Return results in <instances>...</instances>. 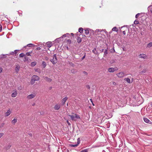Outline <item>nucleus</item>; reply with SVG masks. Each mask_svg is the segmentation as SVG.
<instances>
[{
    "instance_id": "4c0bfd02",
    "label": "nucleus",
    "mask_w": 152,
    "mask_h": 152,
    "mask_svg": "<svg viewBox=\"0 0 152 152\" xmlns=\"http://www.w3.org/2000/svg\"><path fill=\"white\" fill-rule=\"evenodd\" d=\"M88 152V149H85L82 150L80 152Z\"/></svg>"
},
{
    "instance_id": "6e6552de",
    "label": "nucleus",
    "mask_w": 152,
    "mask_h": 152,
    "mask_svg": "<svg viewBox=\"0 0 152 152\" xmlns=\"http://www.w3.org/2000/svg\"><path fill=\"white\" fill-rule=\"evenodd\" d=\"M116 75L119 77H122L124 76V72H121L117 74Z\"/></svg>"
},
{
    "instance_id": "9b49d317",
    "label": "nucleus",
    "mask_w": 152,
    "mask_h": 152,
    "mask_svg": "<svg viewBox=\"0 0 152 152\" xmlns=\"http://www.w3.org/2000/svg\"><path fill=\"white\" fill-rule=\"evenodd\" d=\"M139 57L140 58H143L144 59L146 58V56L144 54H141L139 56Z\"/></svg>"
},
{
    "instance_id": "f8f14e48",
    "label": "nucleus",
    "mask_w": 152,
    "mask_h": 152,
    "mask_svg": "<svg viewBox=\"0 0 152 152\" xmlns=\"http://www.w3.org/2000/svg\"><path fill=\"white\" fill-rule=\"evenodd\" d=\"M11 113V112L10 111V109H9L7 110V111L5 113V116L7 117L9 115H10Z\"/></svg>"
},
{
    "instance_id": "8fccbe9b",
    "label": "nucleus",
    "mask_w": 152,
    "mask_h": 152,
    "mask_svg": "<svg viewBox=\"0 0 152 152\" xmlns=\"http://www.w3.org/2000/svg\"><path fill=\"white\" fill-rule=\"evenodd\" d=\"M2 26L0 24V31H1L2 30Z\"/></svg>"
},
{
    "instance_id": "4d7b16f0",
    "label": "nucleus",
    "mask_w": 152,
    "mask_h": 152,
    "mask_svg": "<svg viewBox=\"0 0 152 152\" xmlns=\"http://www.w3.org/2000/svg\"><path fill=\"white\" fill-rule=\"evenodd\" d=\"M90 100H91V102L92 103V99H90Z\"/></svg>"
},
{
    "instance_id": "dca6fc26",
    "label": "nucleus",
    "mask_w": 152,
    "mask_h": 152,
    "mask_svg": "<svg viewBox=\"0 0 152 152\" xmlns=\"http://www.w3.org/2000/svg\"><path fill=\"white\" fill-rule=\"evenodd\" d=\"M11 146V145L10 144H8L5 147V148L6 150H8L10 149Z\"/></svg>"
},
{
    "instance_id": "f3484780",
    "label": "nucleus",
    "mask_w": 152,
    "mask_h": 152,
    "mask_svg": "<svg viewBox=\"0 0 152 152\" xmlns=\"http://www.w3.org/2000/svg\"><path fill=\"white\" fill-rule=\"evenodd\" d=\"M47 47L49 48H50L52 46V43L50 42H48L47 43Z\"/></svg>"
},
{
    "instance_id": "bb28decb",
    "label": "nucleus",
    "mask_w": 152,
    "mask_h": 152,
    "mask_svg": "<svg viewBox=\"0 0 152 152\" xmlns=\"http://www.w3.org/2000/svg\"><path fill=\"white\" fill-rule=\"evenodd\" d=\"M152 46V42H150L147 45V47L150 48Z\"/></svg>"
},
{
    "instance_id": "1a4fd4ad",
    "label": "nucleus",
    "mask_w": 152,
    "mask_h": 152,
    "mask_svg": "<svg viewBox=\"0 0 152 152\" xmlns=\"http://www.w3.org/2000/svg\"><path fill=\"white\" fill-rule=\"evenodd\" d=\"M67 99L68 98L66 97L63 98V99L61 101L62 105H63L65 104V102L66 101Z\"/></svg>"
},
{
    "instance_id": "c85d7f7f",
    "label": "nucleus",
    "mask_w": 152,
    "mask_h": 152,
    "mask_svg": "<svg viewBox=\"0 0 152 152\" xmlns=\"http://www.w3.org/2000/svg\"><path fill=\"white\" fill-rule=\"evenodd\" d=\"M124 80L126 81L128 83H130V79L129 78H125Z\"/></svg>"
},
{
    "instance_id": "3c124183",
    "label": "nucleus",
    "mask_w": 152,
    "mask_h": 152,
    "mask_svg": "<svg viewBox=\"0 0 152 152\" xmlns=\"http://www.w3.org/2000/svg\"><path fill=\"white\" fill-rule=\"evenodd\" d=\"M41 49V48L40 47H37V50H39Z\"/></svg>"
},
{
    "instance_id": "412c9836",
    "label": "nucleus",
    "mask_w": 152,
    "mask_h": 152,
    "mask_svg": "<svg viewBox=\"0 0 152 152\" xmlns=\"http://www.w3.org/2000/svg\"><path fill=\"white\" fill-rule=\"evenodd\" d=\"M26 55L23 53H22L19 54V56L20 58L24 57Z\"/></svg>"
},
{
    "instance_id": "0eeeda50",
    "label": "nucleus",
    "mask_w": 152,
    "mask_h": 152,
    "mask_svg": "<svg viewBox=\"0 0 152 152\" xmlns=\"http://www.w3.org/2000/svg\"><path fill=\"white\" fill-rule=\"evenodd\" d=\"M43 78L48 83H50L52 81V79L51 78L47 77H44Z\"/></svg>"
},
{
    "instance_id": "6e6d98bb",
    "label": "nucleus",
    "mask_w": 152,
    "mask_h": 152,
    "mask_svg": "<svg viewBox=\"0 0 152 152\" xmlns=\"http://www.w3.org/2000/svg\"><path fill=\"white\" fill-rule=\"evenodd\" d=\"M104 49H102V51H101V52H103V51H104Z\"/></svg>"
},
{
    "instance_id": "603ef678",
    "label": "nucleus",
    "mask_w": 152,
    "mask_h": 152,
    "mask_svg": "<svg viewBox=\"0 0 152 152\" xmlns=\"http://www.w3.org/2000/svg\"><path fill=\"white\" fill-rule=\"evenodd\" d=\"M113 85H116V83H115V82H113Z\"/></svg>"
},
{
    "instance_id": "4468645a",
    "label": "nucleus",
    "mask_w": 152,
    "mask_h": 152,
    "mask_svg": "<svg viewBox=\"0 0 152 152\" xmlns=\"http://www.w3.org/2000/svg\"><path fill=\"white\" fill-rule=\"evenodd\" d=\"M17 94V93L16 91H15L14 93H13L11 95V96L12 97H16Z\"/></svg>"
},
{
    "instance_id": "b1692460",
    "label": "nucleus",
    "mask_w": 152,
    "mask_h": 152,
    "mask_svg": "<svg viewBox=\"0 0 152 152\" xmlns=\"http://www.w3.org/2000/svg\"><path fill=\"white\" fill-rule=\"evenodd\" d=\"M42 66L44 68H45L46 66V63L44 61H43L42 63Z\"/></svg>"
},
{
    "instance_id": "a878e982",
    "label": "nucleus",
    "mask_w": 152,
    "mask_h": 152,
    "mask_svg": "<svg viewBox=\"0 0 152 152\" xmlns=\"http://www.w3.org/2000/svg\"><path fill=\"white\" fill-rule=\"evenodd\" d=\"M89 33V31L88 29H86L85 30V33L87 35Z\"/></svg>"
},
{
    "instance_id": "20e7f679",
    "label": "nucleus",
    "mask_w": 152,
    "mask_h": 152,
    "mask_svg": "<svg viewBox=\"0 0 152 152\" xmlns=\"http://www.w3.org/2000/svg\"><path fill=\"white\" fill-rule=\"evenodd\" d=\"M36 96V94L35 93H33L27 96V98L28 99H32L35 97Z\"/></svg>"
},
{
    "instance_id": "72a5a7b5",
    "label": "nucleus",
    "mask_w": 152,
    "mask_h": 152,
    "mask_svg": "<svg viewBox=\"0 0 152 152\" xmlns=\"http://www.w3.org/2000/svg\"><path fill=\"white\" fill-rule=\"evenodd\" d=\"M107 54V49L105 50V51L104 52V56H106Z\"/></svg>"
},
{
    "instance_id": "393cba45",
    "label": "nucleus",
    "mask_w": 152,
    "mask_h": 152,
    "mask_svg": "<svg viewBox=\"0 0 152 152\" xmlns=\"http://www.w3.org/2000/svg\"><path fill=\"white\" fill-rule=\"evenodd\" d=\"M35 71L36 72H38L39 73H40L41 72V71L40 69H35Z\"/></svg>"
},
{
    "instance_id": "cd10ccee",
    "label": "nucleus",
    "mask_w": 152,
    "mask_h": 152,
    "mask_svg": "<svg viewBox=\"0 0 152 152\" xmlns=\"http://www.w3.org/2000/svg\"><path fill=\"white\" fill-rule=\"evenodd\" d=\"M144 121L147 123H148L149 121V120L146 118H144Z\"/></svg>"
},
{
    "instance_id": "c03bdc74",
    "label": "nucleus",
    "mask_w": 152,
    "mask_h": 152,
    "mask_svg": "<svg viewBox=\"0 0 152 152\" xmlns=\"http://www.w3.org/2000/svg\"><path fill=\"white\" fill-rule=\"evenodd\" d=\"M96 49L95 48L94 49H93L92 50V52L94 53V54H96Z\"/></svg>"
},
{
    "instance_id": "5701e85b",
    "label": "nucleus",
    "mask_w": 152,
    "mask_h": 152,
    "mask_svg": "<svg viewBox=\"0 0 152 152\" xmlns=\"http://www.w3.org/2000/svg\"><path fill=\"white\" fill-rule=\"evenodd\" d=\"M69 33H66V34H64L61 37H60V38H63L64 37H67L68 35H69Z\"/></svg>"
},
{
    "instance_id": "a19ab883",
    "label": "nucleus",
    "mask_w": 152,
    "mask_h": 152,
    "mask_svg": "<svg viewBox=\"0 0 152 152\" xmlns=\"http://www.w3.org/2000/svg\"><path fill=\"white\" fill-rule=\"evenodd\" d=\"M67 42L69 44H70L71 43V41L70 39H68L67 40Z\"/></svg>"
},
{
    "instance_id": "7ed1b4c3",
    "label": "nucleus",
    "mask_w": 152,
    "mask_h": 152,
    "mask_svg": "<svg viewBox=\"0 0 152 152\" xmlns=\"http://www.w3.org/2000/svg\"><path fill=\"white\" fill-rule=\"evenodd\" d=\"M50 61L53 64H55L57 62V59L56 54H54L52 58L50 59Z\"/></svg>"
},
{
    "instance_id": "e433bc0d",
    "label": "nucleus",
    "mask_w": 152,
    "mask_h": 152,
    "mask_svg": "<svg viewBox=\"0 0 152 152\" xmlns=\"http://www.w3.org/2000/svg\"><path fill=\"white\" fill-rule=\"evenodd\" d=\"M4 123H2L1 124H0V128H1L2 127H3L4 126Z\"/></svg>"
},
{
    "instance_id": "13d9d810",
    "label": "nucleus",
    "mask_w": 152,
    "mask_h": 152,
    "mask_svg": "<svg viewBox=\"0 0 152 152\" xmlns=\"http://www.w3.org/2000/svg\"><path fill=\"white\" fill-rule=\"evenodd\" d=\"M52 87H50L49 89H52Z\"/></svg>"
},
{
    "instance_id": "09e8293b",
    "label": "nucleus",
    "mask_w": 152,
    "mask_h": 152,
    "mask_svg": "<svg viewBox=\"0 0 152 152\" xmlns=\"http://www.w3.org/2000/svg\"><path fill=\"white\" fill-rule=\"evenodd\" d=\"M2 70L3 69L1 67L0 68V73H1L2 72Z\"/></svg>"
},
{
    "instance_id": "a18cd8bd",
    "label": "nucleus",
    "mask_w": 152,
    "mask_h": 152,
    "mask_svg": "<svg viewBox=\"0 0 152 152\" xmlns=\"http://www.w3.org/2000/svg\"><path fill=\"white\" fill-rule=\"evenodd\" d=\"M83 73L85 75H88V73H87V72H86V71H83Z\"/></svg>"
},
{
    "instance_id": "473e14b6",
    "label": "nucleus",
    "mask_w": 152,
    "mask_h": 152,
    "mask_svg": "<svg viewBox=\"0 0 152 152\" xmlns=\"http://www.w3.org/2000/svg\"><path fill=\"white\" fill-rule=\"evenodd\" d=\"M83 31V28H80L79 29V32L81 33Z\"/></svg>"
},
{
    "instance_id": "e2e57ef3",
    "label": "nucleus",
    "mask_w": 152,
    "mask_h": 152,
    "mask_svg": "<svg viewBox=\"0 0 152 152\" xmlns=\"http://www.w3.org/2000/svg\"><path fill=\"white\" fill-rule=\"evenodd\" d=\"M69 150H68V151H67V152H69Z\"/></svg>"
},
{
    "instance_id": "aec40b11",
    "label": "nucleus",
    "mask_w": 152,
    "mask_h": 152,
    "mask_svg": "<svg viewBox=\"0 0 152 152\" xmlns=\"http://www.w3.org/2000/svg\"><path fill=\"white\" fill-rule=\"evenodd\" d=\"M4 55V54H1L0 55V59H1L2 58H4L6 57V55Z\"/></svg>"
},
{
    "instance_id": "7c9ffc66",
    "label": "nucleus",
    "mask_w": 152,
    "mask_h": 152,
    "mask_svg": "<svg viewBox=\"0 0 152 152\" xmlns=\"http://www.w3.org/2000/svg\"><path fill=\"white\" fill-rule=\"evenodd\" d=\"M32 51L27 52L26 53V55L28 56H30L31 54L32 53Z\"/></svg>"
},
{
    "instance_id": "0e129e2a",
    "label": "nucleus",
    "mask_w": 152,
    "mask_h": 152,
    "mask_svg": "<svg viewBox=\"0 0 152 152\" xmlns=\"http://www.w3.org/2000/svg\"><path fill=\"white\" fill-rule=\"evenodd\" d=\"M69 150H68V151H67V152H69Z\"/></svg>"
},
{
    "instance_id": "69168bd1",
    "label": "nucleus",
    "mask_w": 152,
    "mask_h": 152,
    "mask_svg": "<svg viewBox=\"0 0 152 152\" xmlns=\"http://www.w3.org/2000/svg\"><path fill=\"white\" fill-rule=\"evenodd\" d=\"M69 150H68V151H67V152H69Z\"/></svg>"
},
{
    "instance_id": "680f3d73",
    "label": "nucleus",
    "mask_w": 152,
    "mask_h": 152,
    "mask_svg": "<svg viewBox=\"0 0 152 152\" xmlns=\"http://www.w3.org/2000/svg\"><path fill=\"white\" fill-rule=\"evenodd\" d=\"M92 104H93V105H94V104L93 103H92Z\"/></svg>"
},
{
    "instance_id": "c9c22d12",
    "label": "nucleus",
    "mask_w": 152,
    "mask_h": 152,
    "mask_svg": "<svg viewBox=\"0 0 152 152\" xmlns=\"http://www.w3.org/2000/svg\"><path fill=\"white\" fill-rule=\"evenodd\" d=\"M134 24H138L139 23V22H138V21H137V20H135L134 22Z\"/></svg>"
},
{
    "instance_id": "ea45409f",
    "label": "nucleus",
    "mask_w": 152,
    "mask_h": 152,
    "mask_svg": "<svg viewBox=\"0 0 152 152\" xmlns=\"http://www.w3.org/2000/svg\"><path fill=\"white\" fill-rule=\"evenodd\" d=\"M14 54V52H12L10 53V54H7V55H8V56H10V55H13Z\"/></svg>"
},
{
    "instance_id": "de8ad7c7",
    "label": "nucleus",
    "mask_w": 152,
    "mask_h": 152,
    "mask_svg": "<svg viewBox=\"0 0 152 152\" xmlns=\"http://www.w3.org/2000/svg\"><path fill=\"white\" fill-rule=\"evenodd\" d=\"M66 122H67V124H68V125H69V126L71 124H70V123L69 122L68 120H67V121H66Z\"/></svg>"
},
{
    "instance_id": "c756f323",
    "label": "nucleus",
    "mask_w": 152,
    "mask_h": 152,
    "mask_svg": "<svg viewBox=\"0 0 152 152\" xmlns=\"http://www.w3.org/2000/svg\"><path fill=\"white\" fill-rule=\"evenodd\" d=\"M36 64V62H33L31 63V65L32 66H35Z\"/></svg>"
},
{
    "instance_id": "5fc2aeb1",
    "label": "nucleus",
    "mask_w": 152,
    "mask_h": 152,
    "mask_svg": "<svg viewBox=\"0 0 152 152\" xmlns=\"http://www.w3.org/2000/svg\"><path fill=\"white\" fill-rule=\"evenodd\" d=\"M85 55L82 58V60H83L85 58Z\"/></svg>"
},
{
    "instance_id": "423d86ee",
    "label": "nucleus",
    "mask_w": 152,
    "mask_h": 152,
    "mask_svg": "<svg viewBox=\"0 0 152 152\" xmlns=\"http://www.w3.org/2000/svg\"><path fill=\"white\" fill-rule=\"evenodd\" d=\"M79 140V138H78L77 139V143L75 144H71L69 145V146L71 147H77L78 145L80 143V141Z\"/></svg>"
},
{
    "instance_id": "58836bf2",
    "label": "nucleus",
    "mask_w": 152,
    "mask_h": 152,
    "mask_svg": "<svg viewBox=\"0 0 152 152\" xmlns=\"http://www.w3.org/2000/svg\"><path fill=\"white\" fill-rule=\"evenodd\" d=\"M71 72L73 73H75L77 72V71L76 70H75L74 69H72L71 70Z\"/></svg>"
},
{
    "instance_id": "052dcab7",
    "label": "nucleus",
    "mask_w": 152,
    "mask_h": 152,
    "mask_svg": "<svg viewBox=\"0 0 152 152\" xmlns=\"http://www.w3.org/2000/svg\"><path fill=\"white\" fill-rule=\"evenodd\" d=\"M151 106H152V102L151 103Z\"/></svg>"
},
{
    "instance_id": "4be33fe9",
    "label": "nucleus",
    "mask_w": 152,
    "mask_h": 152,
    "mask_svg": "<svg viewBox=\"0 0 152 152\" xmlns=\"http://www.w3.org/2000/svg\"><path fill=\"white\" fill-rule=\"evenodd\" d=\"M81 41H82L81 39L79 37H78L77 39V42L78 43H80L81 42Z\"/></svg>"
},
{
    "instance_id": "f257e3e1",
    "label": "nucleus",
    "mask_w": 152,
    "mask_h": 152,
    "mask_svg": "<svg viewBox=\"0 0 152 152\" xmlns=\"http://www.w3.org/2000/svg\"><path fill=\"white\" fill-rule=\"evenodd\" d=\"M68 116L70 117L71 120L72 121H76V119L80 118L79 115L73 113H72L71 115H68Z\"/></svg>"
},
{
    "instance_id": "6ab92c4d",
    "label": "nucleus",
    "mask_w": 152,
    "mask_h": 152,
    "mask_svg": "<svg viewBox=\"0 0 152 152\" xmlns=\"http://www.w3.org/2000/svg\"><path fill=\"white\" fill-rule=\"evenodd\" d=\"M118 30V28L116 27H113L112 29V31H115L117 32Z\"/></svg>"
},
{
    "instance_id": "49530a36",
    "label": "nucleus",
    "mask_w": 152,
    "mask_h": 152,
    "mask_svg": "<svg viewBox=\"0 0 152 152\" xmlns=\"http://www.w3.org/2000/svg\"><path fill=\"white\" fill-rule=\"evenodd\" d=\"M18 50H15L14 51V53L16 54L18 52Z\"/></svg>"
},
{
    "instance_id": "79ce46f5",
    "label": "nucleus",
    "mask_w": 152,
    "mask_h": 152,
    "mask_svg": "<svg viewBox=\"0 0 152 152\" xmlns=\"http://www.w3.org/2000/svg\"><path fill=\"white\" fill-rule=\"evenodd\" d=\"M140 13H138L135 16V17L136 18H138V17H139V15H140Z\"/></svg>"
},
{
    "instance_id": "2f4dec72",
    "label": "nucleus",
    "mask_w": 152,
    "mask_h": 152,
    "mask_svg": "<svg viewBox=\"0 0 152 152\" xmlns=\"http://www.w3.org/2000/svg\"><path fill=\"white\" fill-rule=\"evenodd\" d=\"M27 46L28 47H32L34 46V45L33 44H28L27 45Z\"/></svg>"
},
{
    "instance_id": "9d476101",
    "label": "nucleus",
    "mask_w": 152,
    "mask_h": 152,
    "mask_svg": "<svg viewBox=\"0 0 152 152\" xmlns=\"http://www.w3.org/2000/svg\"><path fill=\"white\" fill-rule=\"evenodd\" d=\"M61 107V105L60 104H56L54 106V108L55 110H58Z\"/></svg>"
},
{
    "instance_id": "39448f33",
    "label": "nucleus",
    "mask_w": 152,
    "mask_h": 152,
    "mask_svg": "<svg viewBox=\"0 0 152 152\" xmlns=\"http://www.w3.org/2000/svg\"><path fill=\"white\" fill-rule=\"evenodd\" d=\"M117 70V69L116 68H113V67L110 68L108 69V71L110 72H113Z\"/></svg>"
},
{
    "instance_id": "bf43d9fd",
    "label": "nucleus",
    "mask_w": 152,
    "mask_h": 152,
    "mask_svg": "<svg viewBox=\"0 0 152 152\" xmlns=\"http://www.w3.org/2000/svg\"><path fill=\"white\" fill-rule=\"evenodd\" d=\"M71 35H72L73 36V35H74V34H73V33H71Z\"/></svg>"
},
{
    "instance_id": "f704fd0d",
    "label": "nucleus",
    "mask_w": 152,
    "mask_h": 152,
    "mask_svg": "<svg viewBox=\"0 0 152 152\" xmlns=\"http://www.w3.org/2000/svg\"><path fill=\"white\" fill-rule=\"evenodd\" d=\"M146 69H144L142 71L140 72V73L141 74H144L146 72Z\"/></svg>"
},
{
    "instance_id": "338daca9",
    "label": "nucleus",
    "mask_w": 152,
    "mask_h": 152,
    "mask_svg": "<svg viewBox=\"0 0 152 152\" xmlns=\"http://www.w3.org/2000/svg\"><path fill=\"white\" fill-rule=\"evenodd\" d=\"M68 103H67V106H68Z\"/></svg>"
},
{
    "instance_id": "864d4df0",
    "label": "nucleus",
    "mask_w": 152,
    "mask_h": 152,
    "mask_svg": "<svg viewBox=\"0 0 152 152\" xmlns=\"http://www.w3.org/2000/svg\"><path fill=\"white\" fill-rule=\"evenodd\" d=\"M123 34L124 35L125 34H126V32H125V31H123Z\"/></svg>"
},
{
    "instance_id": "f03ea898",
    "label": "nucleus",
    "mask_w": 152,
    "mask_h": 152,
    "mask_svg": "<svg viewBox=\"0 0 152 152\" xmlns=\"http://www.w3.org/2000/svg\"><path fill=\"white\" fill-rule=\"evenodd\" d=\"M39 77L37 75H34L32 77L30 83L31 85H33L35 83V81H38L39 80Z\"/></svg>"
},
{
    "instance_id": "37998d69",
    "label": "nucleus",
    "mask_w": 152,
    "mask_h": 152,
    "mask_svg": "<svg viewBox=\"0 0 152 152\" xmlns=\"http://www.w3.org/2000/svg\"><path fill=\"white\" fill-rule=\"evenodd\" d=\"M4 134L3 133H0V138H1L2 137Z\"/></svg>"
},
{
    "instance_id": "ddd939ff",
    "label": "nucleus",
    "mask_w": 152,
    "mask_h": 152,
    "mask_svg": "<svg viewBox=\"0 0 152 152\" xmlns=\"http://www.w3.org/2000/svg\"><path fill=\"white\" fill-rule=\"evenodd\" d=\"M20 69V66L19 65L16 66L15 68V70L16 72L17 73L19 71Z\"/></svg>"
},
{
    "instance_id": "2eb2a0df",
    "label": "nucleus",
    "mask_w": 152,
    "mask_h": 152,
    "mask_svg": "<svg viewBox=\"0 0 152 152\" xmlns=\"http://www.w3.org/2000/svg\"><path fill=\"white\" fill-rule=\"evenodd\" d=\"M17 122V120L16 119L14 118L13 120L12 121V123L13 125H15Z\"/></svg>"
},
{
    "instance_id": "a211bd4d",
    "label": "nucleus",
    "mask_w": 152,
    "mask_h": 152,
    "mask_svg": "<svg viewBox=\"0 0 152 152\" xmlns=\"http://www.w3.org/2000/svg\"><path fill=\"white\" fill-rule=\"evenodd\" d=\"M24 58L23 59V61L24 62L26 61H28V57L26 56V55L24 57Z\"/></svg>"
}]
</instances>
